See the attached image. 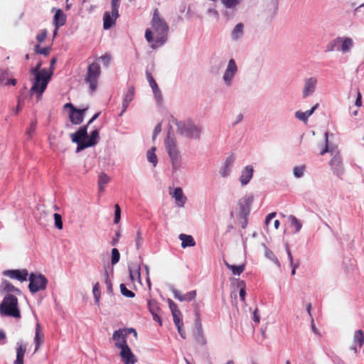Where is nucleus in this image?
Instances as JSON below:
<instances>
[{
    "label": "nucleus",
    "instance_id": "b1692460",
    "mask_svg": "<svg viewBox=\"0 0 364 364\" xmlns=\"http://www.w3.org/2000/svg\"><path fill=\"white\" fill-rule=\"evenodd\" d=\"M129 277L132 282L137 281L139 284L141 282L140 267L136 264H132L129 267Z\"/></svg>",
    "mask_w": 364,
    "mask_h": 364
},
{
    "label": "nucleus",
    "instance_id": "20e7f679",
    "mask_svg": "<svg viewBox=\"0 0 364 364\" xmlns=\"http://www.w3.org/2000/svg\"><path fill=\"white\" fill-rule=\"evenodd\" d=\"M172 123L176 125L180 134L190 139H200L202 131L201 127L195 125L191 122H178L176 119H173Z\"/></svg>",
    "mask_w": 364,
    "mask_h": 364
},
{
    "label": "nucleus",
    "instance_id": "39448f33",
    "mask_svg": "<svg viewBox=\"0 0 364 364\" xmlns=\"http://www.w3.org/2000/svg\"><path fill=\"white\" fill-rule=\"evenodd\" d=\"M101 73L100 66L97 63H91L85 75V81L89 84L92 92L95 91L97 87V80Z\"/></svg>",
    "mask_w": 364,
    "mask_h": 364
},
{
    "label": "nucleus",
    "instance_id": "09e8293b",
    "mask_svg": "<svg viewBox=\"0 0 364 364\" xmlns=\"http://www.w3.org/2000/svg\"><path fill=\"white\" fill-rule=\"evenodd\" d=\"M238 287H240V299L242 301H245V295H246L245 282L240 281L238 283Z\"/></svg>",
    "mask_w": 364,
    "mask_h": 364
},
{
    "label": "nucleus",
    "instance_id": "6e6d98bb",
    "mask_svg": "<svg viewBox=\"0 0 364 364\" xmlns=\"http://www.w3.org/2000/svg\"><path fill=\"white\" fill-rule=\"evenodd\" d=\"M234 161H235V156L233 154H231L226 158L224 166L231 168Z\"/></svg>",
    "mask_w": 364,
    "mask_h": 364
},
{
    "label": "nucleus",
    "instance_id": "69168bd1",
    "mask_svg": "<svg viewBox=\"0 0 364 364\" xmlns=\"http://www.w3.org/2000/svg\"><path fill=\"white\" fill-rule=\"evenodd\" d=\"M318 107V104H316L311 109L304 112L308 119L314 112Z\"/></svg>",
    "mask_w": 364,
    "mask_h": 364
},
{
    "label": "nucleus",
    "instance_id": "2eb2a0df",
    "mask_svg": "<svg viewBox=\"0 0 364 364\" xmlns=\"http://www.w3.org/2000/svg\"><path fill=\"white\" fill-rule=\"evenodd\" d=\"M317 80L316 77H311L305 81L304 87L303 89V97H306L311 95L316 89Z\"/></svg>",
    "mask_w": 364,
    "mask_h": 364
},
{
    "label": "nucleus",
    "instance_id": "0e129e2a",
    "mask_svg": "<svg viewBox=\"0 0 364 364\" xmlns=\"http://www.w3.org/2000/svg\"><path fill=\"white\" fill-rule=\"evenodd\" d=\"M318 107V104H316L311 109L304 112L308 119L314 112Z\"/></svg>",
    "mask_w": 364,
    "mask_h": 364
},
{
    "label": "nucleus",
    "instance_id": "3c124183",
    "mask_svg": "<svg viewBox=\"0 0 364 364\" xmlns=\"http://www.w3.org/2000/svg\"><path fill=\"white\" fill-rule=\"evenodd\" d=\"M54 220H55V225L58 230L63 229V221H62V217L58 213L54 214Z\"/></svg>",
    "mask_w": 364,
    "mask_h": 364
},
{
    "label": "nucleus",
    "instance_id": "9b49d317",
    "mask_svg": "<svg viewBox=\"0 0 364 364\" xmlns=\"http://www.w3.org/2000/svg\"><path fill=\"white\" fill-rule=\"evenodd\" d=\"M4 276H7L11 279H15L20 282H25L27 280L28 272L26 269H9L5 270L3 272Z\"/></svg>",
    "mask_w": 364,
    "mask_h": 364
},
{
    "label": "nucleus",
    "instance_id": "6ab92c4d",
    "mask_svg": "<svg viewBox=\"0 0 364 364\" xmlns=\"http://www.w3.org/2000/svg\"><path fill=\"white\" fill-rule=\"evenodd\" d=\"M66 23V16L63 13V11L60 9H56L55 14L53 17V24L55 27H56V30H58V28L60 26H63Z\"/></svg>",
    "mask_w": 364,
    "mask_h": 364
},
{
    "label": "nucleus",
    "instance_id": "dca6fc26",
    "mask_svg": "<svg viewBox=\"0 0 364 364\" xmlns=\"http://www.w3.org/2000/svg\"><path fill=\"white\" fill-rule=\"evenodd\" d=\"M99 139V132L95 129L93 130L90 136H87V141L85 144L80 145L79 148H77V151H80L83 150L87 147L92 146L97 143V140Z\"/></svg>",
    "mask_w": 364,
    "mask_h": 364
},
{
    "label": "nucleus",
    "instance_id": "bb28decb",
    "mask_svg": "<svg viewBox=\"0 0 364 364\" xmlns=\"http://www.w3.org/2000/svg\"><path fill=\"white\" fill-rule=\"evenodd\" d=\"M118 16H114L112 14V16L109 11H105L103 16V26L105 29H108L111 28L116 21V19Z\"/></svg>",
    "mask_w": 364,
    "mask_h": 364
},
{
    "label": "nucleus",
    "instance_id": "8fccbe9b",
    "mask_svg": "<svg viewBox=\"0 0 364 364\" xmlns=\"http://www.w3.org/2000/svg\"><path fill=\"white\" fill-rule=\"evenodd\" d=\"M48 35V31L46 29H42L40 31V32L36 36V40L38 42V44L43 42Z\"/></svg>",
    "mask_w": 364,
    "mask_h": 364
},
{
    "label": "nucleus",
    "instance_id": "a211bd4d",
    "mask_svg": "<svg viewBox=\"0 0 364 364\" xmlns=\"http://www.w3.org/2000/svg\"><path fill=\"white\" fill-rule=\"evenodd\" d=\"M173 318V322L177 327L178 331L180 336L183 338H186V332L184 329H183V323L182 321V314L181 311L175 312L172 314Z\"/></svg>",
    "mask_w": 364,
    "mask_h": 364
},
{
    "label": "nucleus",
    "instance_id": "58836bf2",
    "mask_svg": "<svg viewBox=\"0 0 364 364\" xmlns=\"http://www.w3.org/2000/svg\"><path fill=\"white\" fill-rule=\"evenodd\" d=\"M151 26L156 31L159 29V16L158 15V9H156L154 12L153 18L151 20Z\"/></svg>",
    "mask_w": 364,
    "mask_h": 364
},
{
    "label": "nucleus",
    "instance_id": "79ce46f5",
    "mask_svg": "<svg viewBox=\"0 0 364 364\" xmlns=\"http://www.w3.org/2000/svg\"><path fill=\"white\" fill-rule=\"evenodd\" d=\"M92 292H93V295H94L95 301H96V303L98 304L100 301V296H101L100 286L99 282H97L94 285Z\"/></svg>",
    "mask_w": 364,
    "mask_h": 364
},
{
    "label": "nucleus",
    "instance_id": "393cba45",
    "mask_svg": "<svg viewBox=\"0 0 364 364\" xmlns=\"http://www.w3.org/2000/svg\"><path fill=\"white\" fill-rule=\"evenodd\" d=\"M44 334L42 332L41 325L37 323L36 326V332L34 343L36 344L35 353L39 349L41 345L43 343Z\"/></svg>",
    "mask_w": 364,
    "mask_h": 364
},
{
    "label": "nucleus",
    "instance_id": "aec40b11",
    "mask_svg": "<svg viewBox=\"0 0 364 364\" xmlns=\"http://www.w3.org/2000/svg\"><path fill=\"white\" fill-rule=\"evenodd\" d=\"M87 109H77L75 111L70 112L69 117L71 122L73 124H80L82 122L84 113Z\"/></svg>",
    "mask_w": 364,
    "mask_h": 364
},
{
    "label": "nucleus",
    "instance_id": "9d476101",
    "mask_svg": "<svg viewBox=\"0 0 364 364\" xmlns=\"http://www.w3.org/2000/svg\"><path fill=\"white\" fill-rule=\"evenodd\" d=\"M334 174L338 176H341L344 173V168L342 164L341 156L339 153H336L329 162Z\"/></svg>",
    "mask_w": 364,
    "mask_h": 364
},
{
    "label": "nucleus",
    "instance_id": "49530a36",
    "mask_svg": "<svg viewBox=\"0 0 364 364\" xmlns=\"http://www.w3.org/2000/svg\"><path fill=\"white\" fill-rule=\"evenodd\" d=\"M220 1L227 9L235 8L239 4V0H220Z\"/></svg>",
    "mask_w": 364,
    "mask_h": 364
},
{
    "label": "nucleus",
    "instance_id": "f257e3e1",
    "mask_svg": "<svg viewBox=\"0 0 364 364\" xmlns=\"http://www.w3.org/2000/svg\"><path fill=\"white\" fill-rule=\"evenodd\" d=\"M41 62H39L35 68L31 70V73L34 75V80L30 92L31 95L36 94L38 100L41 99L42 95L46 90L53 73V71L46 68L41 70Z\"/></svg>",
    "mask_w": 364,
    "mask_h": 364
},
{
    "label": "nucleus",
    "instance_id": "c9c22d12",
    "mask_svg": "<svg viewBox=\"0 0 364 364\" xmlns=\"http://www.w3.org/2000/svg\"><path fill=\"white\" fill-rule=\"evenodd\" d=\"M342 41V46H341V50L343 53L348 52L350 49V48L353 45V40L350 38H343L341 39Z\"/></svg>",
    "mask_w": 364,
    "mask_h": 364
},
{
    "label": "nucleus",
    "instance_id": "412c9836",
    "mask_svg": "<svg viewBox=\"0 0 364 364\" xmlns=\"http://www.w3.org/2000/svg\"><path fill=\"white\" fill-rule=\"evenodd\" d=\"M148 308L153 316L154 320L159 322V306L156 299H149L148 301Z\"/></svg>",
    "mask_w": 364,
    "mask_h": 364
},
{
    "label": "nucleus",
    "instance_id": "338daca9",
    "mask_svg": "<svg viewBox=\"0 0 364 364\" xmlns=\"http://www.w3.org/2000/svg\"><path fill=\"white\" fill-rule=\"evenodd\" d=\"M355 105L357 107H360L362 105V95L360 92L358 90L357 94V98L355 100Z\"/></svg>",
    "mask_w": 364,
    "mask_h": 364
},
{
    "label": "nucleus",
    "instance_id": "a19ab883",
    "mask_svg": "<svg viewBox=\"0 0 364 364\" xmlns=\"http://www.w3.org/2000/svg\"><path fill=\"white\" fill-rule=\"evenodd\" d=\"M50 47L41 48L39 44L36 45L34 47V52L36 54L48 55L50 53Z\"/></svg>",
    "mask_w": 364,
    "mask_h": 364
},
{
    "label": "nucleus",
    "instance_id": "de8ad7c7",
    "mask_svg": "<svg viewBox=\"0 0 364 364\" xmlns=\"http://www.w3.org/2000/svg\"><path fill=\"white\" fill-rule=\"evenodd\" d=\"M120 5V0H112V14L116 17L119 16L118 9Z\"/></svg>",
    "mask_w": 364,
    "mask_h": 364
},
{
    "label": "nucleus",
    "instance_id": "5701e85b",
    "mask_svg": "<svg viewBox=\"0 0 364 364\" xmlns=\"http://www.w3.org/2000/svg\"><path fill=\"white\" fill-rule=\"evenodd\" d=\"M172 195V197L175 199L176 203L178 207H183L186 198L184 196L183 190L181 188H175L173 193H170Z\"/></svg>",
    "mask_w": 364,
    "mask_h": 364
},
{
    "label": "nucleus",
    "instance_id": "e433bc0d",
    "mask_svg": "<svg viewBox=\"0 0 364 364\" xmlns=\"http://www.w3.org/2000/svg\"><path fill=\"white\" fill-rule=\"evenodd\" d=\"M289 219L291 226L295 230V232H298L302 227L301 222L294 215H290Z\"/></svg>",
    "mask_w": 364,
    "mask_h": 364
},
{
    "label": "nucleus",
    "instance_id": "4be33fe9",
    "mask_svg": "<svg viewBox=\"0 0 364 364\" xmlns=\"http://www.w3.org/2000/svg\"><path fill=\"white\" fill-rule=\"evenodd\" d=\"M173 293L174 297L181 301H191L193 300L196 296V290L191 291L183 295H182L176 289H173Z\"/></svg>",
    "mask_w": 364,
    "mask_h": 364
},
{
    "label": "nucleus",
    "instance_id": "1a4fd4ad",
    "mask_svg": "<svg viewBox=\"0 0 364 364\" xmlns=\"http://www.w3.org/2000/svg\"><path fill=\"white\" fill-rule=\"evenodd\" d=\"M72 141L77 144L79 148L80 145L85 144L87 139V125L80 127V129L70 135Z\"/></svg>",
    "mask_w": 364,
    "mask_h": 364
},
{
    "label": "nucleus",
    "instance_id": "13d9d810",
    "mask_svg": "<svg viewBox=\"0 0 364 364\" xmlns=\"http://www.w3.org/2000/svg\"><path fill=\"white\" fill-rule=\"evenodd\" d=\"M168 302L171 314L180 311L176 304H175L171 299H168Z\"/></svg>",
    "mask_w": 364,
    "mask_h": 364
},
{
    "label": "nucleus",
    "instance_id": "f704fd0d",
    "mask_svg": "<svg viewBox=\"0 0 364 364\" xmlns=\"http://www.w3.org/2000/svg\"><path fill=\"white\" fill-rule=\"evenodd\" d=\"M243 23H237L233 31H232V38L235 40H237L243 33Z\"/></svg>",
    "mask_w": 364,
    "mask_h": 364
},
{
    "label": "nucleus",
    "instance_id": "72a5a7b5",
    "mask_svg": "<svg viewBox=\"0 0 364 364\" xmlns=\"http://www.w3.org/2000/svg\"><path fill=\"white\" fill-rule=\"evenodd\" d=\"M156 147L153 146L151 149L147 151L146 157L147 160L151 162L154 166H156L158 162L157 156L156 154Z\"/></svg>",
    "mask_w": 364,
    "mask_h": 364
},
{
    "label": "nucleus",
    "instance_id": "0eeeda50",
    "mask_svg": "<svg viewBox=\"0 0 364 364\" xmlns=\"http://www.w3.org/2000/svg\"><path fill=\"white\" fill-rule=\"evenodd\" d=\"M254 198L251 195H246L238 201L240 206V216L242 219H245L250 213V206L253 202Z\"/></svg>",
    "mask_w": 364,
    "mask_h": 364
},
{
    "label": "nucleus",
    "instance_id": "774afa93",
    "mask_svg": "<svg viewBox=\"0 0 364 364\" xmlns=\"http://www.w3.org/2000/svg\"><path fill=\"white\" fill-rule=\"evenodd\" d=\"M275 215H276V213H269L266 217V219H265V224H266V225H269V224L270 223L271 220L275 217Z\"/></svg>",
    "mask_w": 364,
    "mask_h": 364
},
{
    "label": "nucleus",
    "instance_id": "6e6552de",
    "mask_svg": "<svg viewBox=\"0 0 364 364\" xmlns=\"http://www.w3.org/2000/svg\"><path fill=\"white\" fill-rule=\"evenodd\" d=\"M128 335V330L120 328L115 331L112 335V339L115 341V347L121 349L125 346H128L127 343V337Z\"/></svg>",
    "mask_w": 364,
    "mask_h": 364
},
{
    "label": "nucleus",
    "instance_id": "2f4dec72",
    "mask_svg": "<svg viewBox=\"0 0 364 364\" xmlns=\"http://www.w3.org/2000/svg\"><path fill=\"white\" fill-rule=\"evenodd\" d=\"M168 30L169 28L167 23L161 19V46L167 41Z\"/></svg>",
    "mask_w": 364,
    "mask_h": 364
},
{
    "label": "nucleus",
    "instance_id": "4c0bfd02",
    "mask_svg": "<svg viewBox=\"0 0 364 364\" xmlns=\"http://www.w3.org/2000/svg\"><path fill=\"white\" fill-rule=\"evenodd\" d=\"M227 267L232 270V272L234 275H240L245 269L244 265H240V266H235V265H231L228 263H225Z\"/></svg>",
    "mask_w": 364,
    "mask_h": 364
},
{
    "label": "nucleus",
    "instance_id": "680f3d73",
    "mask_svg": "<svg viewBox=\"0 0 364 364\" xmlns=\"http://www.w3.org/2000/svg\"><path fill=\"white\" fill-rule=\"evenodd\" d=\"M230 170L231 168H230L229 167L223 166L221 168L220 173L223 177H226L229 175Z\"/></svg>",
    "mask_w": 364,
    "mask_h": 364
},
{
    "label": "nucleus",
    "instance_id": "bf43d9fd",
    "mask_svg": "<svg viewBox=\"0 0 364 364\" xmlns=\"http://www.w3.org/2000/svg\"><path fill=\"white\" fill-rule=\"evenodd\" d=\"M295 116L297 119L303 121L304 122H306L308 121V118L304 112L297 111L295 113Z\"/></svg>",
    "mask_w": 364,
    "mask_h": 364
},
{
    "label": "nucleus",
    "instance_id": "f03ea898",
    "mask_svg": "<svg viewBox=\"0 0 364 364\" xmlns=\"http://www.w3.org/2000/svg\"><path fill=\"white\" fill-rule=\"evenodd\" d=\"M18 304V302L16 296L11 294H7L0 304L1 315L20 318L21 312Z\"/></svg>",
    "mask_w": 364,
    "mask_h": 364
},
{
    "label": "nucleus",
    "instance_id": "603ef678",
    "mask_svg": "<svg viewBox=\"0 0 364 364\" xmlns=\"http://www.w3.org/2000/svg\"><path fill=\"white\" fill-rule=\"evenodd\" d=\"M114 209H115V211H114V223L115 224H117L119 223L120 219H121V209L118 204H115Z\"/></svg>",
    "mask_w": 364,
    "mask_h": 364
},
{
    "label": "nucleus",
    "instance_id": "4468645a",
    "mask_svg": "<svg viewBox=\"0 0 364 364\" xmlns=\"http://www.w3.org/2000/svg\"><path fill=\"white\" fill-rule=\"evenodd\" d=\"M119 355L124 364H134L137 362L136 356L132 353L129 346L121 348Z\"/></svg>",
    "mask_w": 364,
    "mask_h": 364
},
{
    "label": "nucleus",
    "instance_id": "e2e57ef3",
    "mask_svg": "<svg viewBox=\"0 0 364 364\" xmlns=\"http://www.w3.org/2000/svg\"><path fill=\"white\" fill-rule=\"evenodd\" d=\"M258 311H259L257 308H256L253 311V321L257 323H259L260 321V318Z\"/></svg>",
    "mask_w": 364,
    "mask_h": 364
},
{
    "label": "nucleus",
    "instance_id": "f8f14e48",
    "mask_svg": "<svg viewBox=\"0 0 364 364\" xmlns=\"http://www.w3.org/2000/svg\"><path fill=\"white\" fill-rule=\"evenodd\" d=\"M237 67L235 61L233 59H230L228 62V67L223 75V80L228 85H230L231 81L237 73Z\"/></svg>",
    "mask_w": 364,
    "mask_h": 364
},
{
    "label": "nucleus",
    "instance_id": "c85d7f7f",
    "mask_svg": "<svg viewBox=\"0 0 364 364\" xmlns=\"http://www.w3.org/2000/svg\"><path fill=\"white\" fill-rule=\"evenodd\" d=\"M26 351V345H18L16 348V359L14 364H23V358Z\"/></svg>",
    "mask_w": 364,
    "mask_h": 364
},
{
    "label": "nucleus",
    "instance_id": "423d86ee",
    "mask_svg": "<svg viewBox=\"0 0 364 364\" xmlns=\"http://www.w3.org/2000/svg\"><path fill=\"white\" fill-rule=\"evenodd\" d=\"M28 289L32 294L45 290L47 287L48 279L41 274L31 273L29 275Z\"/></svg>",
    "mask_w": 364,
    "mask_h": 364
},
{
    "label": "nucleus",
    "instance_id": "4d7b16f0",
    "mask_svg": "<svg viewBox=\"0 0 364 364\" xmlns=\"http://www.w3.org/2000/svg\"><path fill=\"white\" fill-rule=\"evenodd\" d=\"M37 122L36 121L32 122L30 127L26 131V134L28 137H31L33 133L35 132L36 129Z\"/></svg>",
    "mask_w": 364,
    "mask_h": 364
},
{
    "label": "nucleus",
    "instance_id": "a18cd8bd",
    "mask_svg": "<svg viewBox=\"0 0 364 364\" xmlns=\"http://www.w3.org/2000/svg\"><path fill=\"white\" fill-rule=\"evenodd\" d=\"M120 258V254L119 250L117 248H113L112 250V258H111V262L112 264H116Z\"/></svg>",
    "mask_w": 364,
    "mask_h": 364
},
{
    "label": "nucleus",
    "instance_id": "c03bdc74",
    "mask_svg": "<svg viewBox=\"0 0 364 364\" xmlns=\"http://www.w3.org/2000/svg\"><path fill=\"white\" fill-rule=\"evenodd\" d=\"M265 255L269 259L272 260L279 267H280V262L278 260L277 257L275 256V255L273 253L272 251H271L270 250L266 248V250H265Z\"/></svg>",
    "mask_w": 364,
    "mask_h": 364
},
{
    "label": "nucleus",
    "instance_id": "473e14b6",
    "mask_svg": "<svg viewBox=\"0 0 364 364\" xmlns=\"http://www.w3.org/2000/svg\"><path fill=\"white\" fill-rule=\"evenodd\" d=\"M145 38L148 43L150 44V46L153 49H156L159 47V41L154 40L153 38V33L150 28H147L145 32Z\"/></svg>",
    "mask_w": 364,
    "mask_h": 364
},
{
    "label": "nucleus",
    "instance_id": "5fc2aeb1",
    "mask_svg": "<svg viewBox=\"0 0 364 364\" xmlns=\"http://www.w3.org/2000/svg\"><path fill=\"white\" fill-rule=\"evenodd\" d=\"M305 169L304 166H296L294 168V174L296 178H300L304 175V171Z\"/></svg>",
    "mask_w": 364,
    "mask_h": 364
},
{
    "label": "nucleus",
    "instance_id": "37998d69",
    "mask_svg": "<svg viewBox=\"0 0 364 364\" xmlns=\"http://www.w3.org/2000/svg\"><path fill=\"white\" fill-rule=\"evenodd\" d=\"M120 291L122 294L126 297L133 298L135 295L134 293L129 290L124 284H120Z\"/></svg>",
    "mask_w": 364,
    "mask_h": 364
},
{
    "label": "nucleus",
    "instance_id": "ea45409f",
    "mask_svg": "<svg viewBox=\"0 0 364 364\" xmlns=\"http://www.w3.org/2000/svg\"><path fill=\"white\" fill-rule=\"evenodd\" d=\"M146 75L147 80H148L151 87L153 90V92L156 94V92L157 91V89H158V85H157L156 82L155 81L153 76L149 71L146 72Z\"/></svg>",
    "mask_w": 364,
    "mask_h": 364
},
{
    "label": "nucleus",
    "instance_id": "a878e982",
    "mask_svg": "<svg viewBox=\"0 0 364 364\" xmlns=\"http://www.w3.org/2000/svg\"><path fill=\"white\" fill-rule=\"evenodd\" d=\"M178 238L181 241V247L183 248L194 247L196 245V242L191 235L180 234Z\"/></svg>",
    "mask_w": 364,
    "mask_h": 364
},
{
    "label": "nucleus",
    "instance_id": "052dcab7",
    "mask_svg": "<svg viewBox=\"0 0 364 364\" xmlns=\"http://www.w3.org/2000/svg\"><path fill=\"white\" fill-rule=\"evenodd\" d=\"M325 140H326V146H325V148L320 152L321 155H323V154H325L327 152L333 153V150H331V149H328V134H326V135H325Z\"/></svg>",
    "mask_w": 364,
    "mask_h": 364
},
{
    "label": "nucleus",
    "instance_id": "7c9ffc66",
    "mask_svg": "<svg viewBox=\"0 0 364 364\" xmlns=\"http://www.w3.org/2000/svg\"><path fill=\"white\" fill-rule=\"evenodd\" d=\"M98 178L99 190L100 192H103L105 186L110 181V178L103 172L99 174Z\"/></svg>",
    "mask_w": 364,
    "mask_h": 364
},
{
    "label": "nucleus",
    "instance_id": "c756f323",
    "mask_svg": "<svg viewBox=\"0 0 364 364\" xmlns=\"http://www.w3.org/2000/svg\"><path fill=\"white\" fill-rule=\"evenodd\" d=\"M134 96V87L133 86H130L128 88L127 92L124 96V101H123V111H125V109L127 108L129 103L132 101Z\"/></svg>",
    "mask_w": 364,
    "mask_h": 364
},
{
    "label": "nucleus",
    "instance_id": "7ed1b4c3",
    "mask_svg": "<svg viewBox=\"0 0 364 364\" xmlns=\"http://www.w3.org/2000/svg\"><path fill=\"white\" fill-rule=\"evenodd\" d=\"M166 150L171 161L173 168L176 169L181 164V154L173 132L168 131L164 141Z\"/></svg>",
    "mask_w": 364,
    "mask_h": 364
},
{
    "label": "nucleus",
    "instance_id": "f3484780",
    "mask_svg": "<svg viewBox=\"0 0 364 364\" xmlns=\"http://www.w3.org/2000/svg\"><path fill=\"white\" fill-rule=\"evenodd\" d=\"M254 169L253 167L250 165H248L245 167V168L242 171L241 175L240 176V181L242 186L247 185L253 176Z\"/></svg>",
    "mask_w": 364,
    "mask_h": 364
},
{
    "label": "nucleus",
    "instance_id": "ddd939ff",
    "mask_svg": "<svg viewBox=\"0 0 364 364\" xmlns=\"http://www.w3.org/2000/svg\"><path fill=\"white\" fill-rule=\"evenodd\" d=\"M364 344V332L359 329L356 330L353 334V344L350 347L351 350L357 353Z\"/></svg>",
    "mask_w": 364,
    "mask_h": 364
},
{
    "label": "nucleus",
    "instance_id": "cd10ccee",
    "mask_svg": "<svg viewBox=\"0 0 364 364\" xmlns=\"http://www.w3.org/2000/svg\"><path fill=\"white\" fill-rule=\"evenodd\" d=\"M0 291L1 292H20L18 289L15 287L10 282L5 279L1 282Z\"/></svg>",
    "mask_w": 364,
    "mask_h": 364
},
{
    "label": "nucleus",
    "instance_id": "864d4df0",
    "mask_svg": "<svg viewBox=\"0 0 364 364\" xmlns=\"http://www.w3.org/2000/svg\"><path fill=\"white\" fill-rule=\"evenodd\" d=\"M143 238L141 237V234L139 231H137L136 237H135V246L137 250L140 249L143 244Z\"/></svg>",
    "mask_w": 364,
    "mask_h": 364
}]
</instances>
